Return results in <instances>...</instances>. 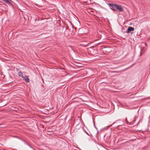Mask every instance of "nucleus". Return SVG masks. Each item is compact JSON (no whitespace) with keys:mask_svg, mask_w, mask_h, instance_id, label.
Masks as SVG:
<instances>
[{"mask_svg":"<svg viewBox=\"0 0 150 150\" xmlns=\"http://www.w3.org/2000/svg\"><path fill=\"white\" fill-rule=\"evenodd\" d=\"M108 5L110 6L111 7L110 8L111 9H114L115 8L116 9H123L122 6L120 5L111 4H108Z\"/></svg>","mask_w":150,"mask_h":150,"instance_id":"nucleus-1","label":"nucleus"},{"mask_svg":"<svg viewBox=\"0 0 150 150\" xmlns=\"http://www.w3.org/2000/svg\"><path fill=\"white\" fill-rule=\"evenodd\" d=\"M134 30V28L131 27H129L127 30V33H129L131 31H133Z\"/></svg>","mask_w":150,"mask_h":150,"instance_id":"nucleus-2","label":"nucleus"},{"mask_svg":"<svg viewBox=\"0 0 150 150\" xmlns=\"http://www.w3.org/2000/svg\"><path fill=\"white\" fill-rule=\"evenodd\" d=\"M2 1L6 2V3L9 4H10V0H2Z\"/></svg>","mask_w":150,"mask_h":150,"instance_id":"nucleus-3","label":"nucleus"},{"mask_svg":"<svg viewBox=\"0 0 150 150\" xmlns=\"http://www.w3.org/2000/svg\"><path fill=\"white\" fill-rule=\"evenodd\" d=\"M18 75L19 76L21 77L22 78H24V77L23 76V74L21 72H19L18 73Z\"/></svg>","mask_w":150,"mask_h":150,"instance_id":"nucleus-4","label":"nucleus"},{"mask_svg":"<svg viewBox=\"0 0 150 150\" xmlns=\"http://www.w3.org/2000/svg\"><path fill=\"white\" fill-rule=\"evenodd\" d=\"M26 78H25L24 77V78H23L25 79V80L26 82H29V79H28V78H27V76H26Z\"/></svg>","mask_w":150,"mask_h":150,"instance_id":"nucleus-5","label":"nucleus"},{"mask_svg":"<svg viewBox=\"0 0 150 150\" xmlns=\"http://www.w3.org/2000/svg\"><path fill=\"white\" fill-rule=\"evenodd\" d=\"M120 11H122V10H119Z\"/></svg>","mask_w":150,"mask_h":150,"instance_id":"nucleus-6","label":"nucleus"},{"mask_svg":"<svg viewBox=\"0 0 150 150\" xmlns=\"http://www.w3.org/2000/svg\"><path fill=\"white\" fill-rule=\"evenodd\" d=\"M141 55H142V54H141V53L140 54V56H141Z\"/></svg>","mask_w":150,"mask_h":150,"instance_id":"nucleus-7","label":"nucleus"}]
</instances>
